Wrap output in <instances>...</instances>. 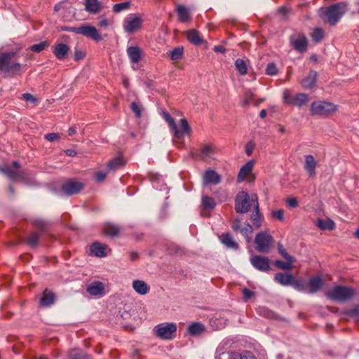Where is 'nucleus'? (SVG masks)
Masks as SVG:
<instances>
[{"label":"nucleus","mask_w":359,"mask_h":359,"mask_svg":"<svg viewBox=\"0 0 359 359\" xmlns=\"http://www.w3.org/2000/svg\"><path fill=\"white\" fill-rule=\"evenodd\" d=\"M12 165L14 169L6 165L4 167H1L0 171L13 181L25 179L26 173L25 171L19 169L20 165L18 163L17 161H13Z\"/></svg>","instance_id":"obj_9"},{"label":"nucleus","mask_w":359,"mask_h":359,"mask_svg":"<svg viewBox=\"0 0 359 359\" xmlns=\"http://www.w3.org/2000/svg\"><path fill=\"white\" fill-rule=\"evenodd\" d=\"M278 250L279 253L287 260L290 262H294V258L290 255L281 244L278 245Z\"/></svg>","instance_id":"obj_50"},{"label":"nucleus","mask_w":359,"mask_h":359,"mask_svg":"<svg viewBox=\"0 0 359 359\" xmlns=\"http://www.w3.org/2000/svg\"><path fill=\"white\" fill-rule=\"evenodd\" d=\"M327 297L334 301L345 302L355 295L354 289L346 286H335L326 292Z\"/></svg>","instance_id":"obj_4"},{"label":"nucleus","mask_w":359,"mask_h":359,"mask_svg":"<svg viewBox=\"0 0 359 359\" xmlns=\"http://www.w3.org/2000/svg\"><path fill=\"white\" fill-rule=\"evenodd\" d=\"M183 54V48L182 47H177L174 48L170 53V58L172 60H179L182 58Z\"/></svg>","instance_id":"obj_46"},{"label":"nucleus","mask_w":359,"mask_h":359,"mask_svg":"<svg viewBox=\"0 0 359 359\" xmlns=\"http://www.w3.org/2000/svg\"><path fill=\"white\" fill-rule=\"evenodd\" d=\"M324 280L320 276L311 277L307 281V293L315 294L322 288Z\"/></svg>","instance_id":"obj_15"},{"label":"nucleus","mask_w":359,"mask_h":359,"mask_svg":"<svg viewBox=\"0 0 359 359\" xmlns=\"http://www.w3.org/2000/svg\"><path fill=\"white\" fill-rule=\"evenodd\" d=\"M254 198L258 201L257 195L253 194L251 196L245 191H240L235 199V210L238 213H245L250 210L251 208H255L252 202Z\"/></svg>","instance_id":"obj_3"},{"label":"nucleus","mask_w":359,"mask_h":359,"mask_svg":"<svg viewBox=\"0 0 359 359\" xmlns=\"http://www.w3.org/2000/svg\"><path fill=\"white\" fill-rule=\"evenodd\" d=\"M52 50L57 60H64L67 58L70 48L66 43H58L52 46Z\"/></svg>","instance_id":"obj_14"},{"label":"nucleus","mask_w":359,"mask_h":359,"mask_svg":"<svg viewBox=\"0 0 359 359\" xmlns=\"http://www.w3.org/2000/svg\"><path fill=\"white\" fill-rule=\"evenodd\" d=\"M235 67L240 74L245 75L248 73L247 64L244 60L241 58L237 59L235 61Z\"/></svg>","instance_id":"obj_39"},{"label":"nucleus","mask_w":359,"mask_h":359,"mask_svg":"<svg viewBox=\"0 0 359 359\" xmlns=\"http://www.w3.org/2000/svg\"><path fill=\"white\" fill-rule=\"evenodd\" d=\"M266 73L270 76H274L278 73V68L275 63H269L266 68Z\"/></svg>","instance_id":"obj_51"},{"label":"nucleus","mask_w":359,"mask_h":359,"mask_svg":"<svg viewBox=\"0 0 359 359\" xmlns=\"http://www.w3.org/2000/svg\"><path fill=\"white\" fill-rule=\"evenodd\" d=\"M221 181V177L212 170H207L203 173V182L204 185L217 184Z\"/></svg>","instance_id":"obj_19"},{"label":"nucleus","mask_w":359,"mask_h":359,"mask_svg":"<svg viewBox=\"0 0 359 359\" xmlns=\"http://www.w3.org/2000/svg\"><path fill=\"white\" fill-rule=\"evenodd\" d=\"M130 6V1H126L120 4H116L113 6L112 11L114 13H118L122 11L127 10Z\"/></svg>","instance_id":"obj_45"},{"label":"nucleus","mask_w":359,"mask_h":359,"mask_svg":"<svg viewBox=\"0 0 359 359\" xmlns=\"http://www.w3.org/2000/svg\"><path fill=\"white\" fill-rule=\"evenodd\" d=\"M103 232L106 235L114 236L118 233L119 228L115 225L109 224L104 228Z\"/></svg>","instance_id":"obj_44"},{"label":"nucleus","mask_w":359,"mask_h":359,"mask_svg":"<svg viewBox=\"0 0 359 359\" xmlns=\"http://www.w3.org/2000/svg\"><path fill=\"white\" fill-rule=\"evenodd\" d=\"M85 9L92 14H97L102 10V4L99 0H84Z\"/></svg>","instance_id":"obj_23"},{"label":"nucleus","mask_w":359,"mask_h":359,"mask_svg":"<svg viewBox=\"0 0 359 359\" xmlns=\"http://www.w3.org/2000/svg\"><path fill=\"white\" fill-rule=\"evenodd\" d=\"M252 97H253L252 93L250 90H246L244 94V101H243L244 104H245V105L249 104L250 100L252 99Z\"/></svg>","instance_id":"obj_58"},{"label":"nucleus","mask_w":359,"mask_h":359,"mask_svg":"<svg viewBox=\"0 0 359 359\" xmlns=\"http://www.w3.org/2000/svg\"><path fill=\"white\" fill-rule=\"evenodd\" d=\"M292 46L297 50L304 52L306 50L307 40L304 36H301L292 41Z\"/></svg>","instance_id":"obj_33"},{"label":"nucleus","mask_w":359,"mask_h":359,"mask_svg":"<svg viewBox=\"0 0 359 359\" xmlns=\"http://www.w3.org/2000/svg\"><path fill=\"white\" fill-rule=\"evenodd\" d=\"M271 216L280 221L284 220V210L282 209L273 210L271 212Z\"/></svg>","instance_id":"obj_55"},{"label":"nucleus","mask_w":359,"mask_h":359,"mask_svg":"<svg viewBox=\"0 0 359 359\" xmlns=\"http://www.w3.org/2000/svg\"><path fill=\"white\" fill-rule=\"evenodd\" d=\"M176 11L177 13V18L180 22H187L191 20V15L188 11V9L182 6L177 5L176 7Z\"/></svg>","instance_id":"obj_29"},{"label":"nucleus","mask_w":359,"mask_h":359,"mask_svg":"<svg viewBox=\"0 0 359 359\" xmlns=\"http://www.w3.org/2000/svg\"><path fill=\"white\" fill-rule=\"evenodd\" d=\"M203 330V325L199 323H193L188 327V332L191 335L201 334Z\"/></svg>","instance_id":"obj_38"},{"label":"nucleus","mask_w":359,"mask_h":359,"mask_svg":"<svg viewBox=\"0 0 359 359\" xmlns=\"http://www.w3.org/2000/svg\"><path fill=\"white\" fill-rule=\"evenodd\" d=\"M239 231L245 237L247 243H250L252 241L251 234L252 233V226L248 223L245 226L241 228Z\"/></svg>","instance_id":"obj_41"},{"label":"nucleus","mask_w":359,"mask_h":359,"mask_svg":"<svg viewBox=\"0 0 359 359\" xmlns=\"http://www.w3.org/2000/svg\"><path fill=\"white\" fill-rule=\"evenodd\" d=\"M60 138V135L57 133H48L45 135V139L49 142H53Z\"/></svg>","instance_id":"obj_60"},{"label":"nucleus","mask_w":359,"mask_h":359,"mask_svg":"<svg viewBox=\"0 0 359 359\" xmlns=\"http://www.w3.org/2000/svg\"><path fill=\"white\" fill-rule=\"evenodd\" d=\"M215 147L212 144H204L202 145L198 153L199 157L205 160L208 158H211L215 152Z\"/></svg>","instance_id":"obj_26"},{"label":"nucleus","mask_w":359,"mask_h":359,"mask_svg":"<svg viewBox=\"0 0 359 359\" xmlns=\"http://www.w3.org/2000/svg\"><path fill=\"white\" fill-rule=\"evenodd\" d=\"M317 167V161L312 155L305 156V161L304 168L310 177H314L316 175V168Z\"/></svg>","instance_id":"obj_16"},{"label":"nucleus","mask_w":359,"mask_h":359,"mask_svg":"<svg viewBox=\"0 0 359 359\" xmlns=\"http://www.w3.org/2000/svg\"><path fill=\"white\" fill-rule=\"evenodd\" d=\"M132 285L135 292L140 295H144L149 291V286L144 280H135Z\"/></svg>","instance_id":"obj_28"},{"label":"nucleus","mask_w":359,"mask_h":359,"mask_svg":"<svg viewBox=\"0 0 359 359\" xmlns=\"http://www.w3.org/2000/svg\"><path fill=\"white\" fill-rule=\"evenodd\" d=\"M173 136L177 139H182L184 136H190L192 130L186 118H182L179 121V128L175 124V128H172Z\"/></svg>","instance_id":"obj_12"},{"label":"nucleus","mask_w":359,"mask_h":359,"mask_svg":"<svg viewBox=\"0 0 359 359\" xmlns=\"http://www.w3.org/2000/svg\"><path fill=\"white\" fill-rule=\"evenodd\" d=\"M310 110L312 115L328 116L335 113L337 107L330 102L316 101L311 104Z\"/></svg>","instance_id":"obj_5"},{"label":"nucleus","mask_w":359,"mask_h":359,"mask_svg":"<svg viewBox=\"0 0 359 359\" xmlns=\"http://www.w3.org/2000/svg\"><path fill=\"white\" fill-rule=\"evenodd\" d=\"M90 252L96 257H104L107 255V246L99 242L93 243L90 248Z\"/></svg>","instance_id":"obj_22"},{"label":"nucleus","mask_w":359,"mask_h":359,"mask_svg":"<svg viewBox=\"0 0 359 359\" xmlns=\"http://www.w3.org/2000/svg\"><path fill=\"white\" fill-rule=\"evenodd\" d=\"M243 294L244 300L248 301L249 299H250L252 297L255 295V292L247 288H244L243 290Z\"/></svg>","instance_id":"obj_59"},{"label":"nucleus","mask_w":359,"mask_h":359,"mask_svg":"<svg viewBox=\"0 0 359 359\" xmlns=\"http://www.w3.org/2000/svg\"><path fill=\"white\" fill-rule=\"evenodd\" d=\"M253 203L255 204L254 212L250 215V219L256 228H259L262 226V222L263 221V217L259 212V203L257 201L256 198H254L252 200Z\"/></svg>","instance_id":"obj_21"},{"label":"nucleus","mask_w":359,"mask_h":359,"mask_svg":"<svg viewBox=\"0 0 359 359\" xmlns=\"http://www.w3.org/2000/svg\"><path fill=\"white\" fill-rule=\"evenodd\" d=\"M55 294L54 293L46 289L43 291V295L40 299V306L43 307L50 306L54 303Z\"/></svg>","instance_id":"obj_27"},{"label":"nucleus","mask_w":359,"mask_h":359,"mask_svg":"<svg viewBox=\"0 0 359 359\" xmlns=\"http://www.w3.org/2000/svg\"><path fill=\"white\" fill-rule=\"evenodd\" d=\"M185 35L189 42L196 46H199L203 43V39L199 32L194 29L187 31Z\"/></svg>","instance_id":"obj_25"},{"label":"nucleus","mask_w":359,"mask_h":359,"mask_svg":"<svg viewBox=\"0 0 359 359\" xmlns=\"http://www.w3.org/2000/svg\"><path fill=\"white\" fill-rule=\"evenodd\" d=\"M292 285L299 291L307 292V281L303 278L295 279L294 278Z\"/></svg>","instance_id":"obj_35"},{"label":"nucleus","mask_w":359,"mask_h":359,"mask_svg":"<svg viewBox=\"0 0 359 359\" xmlns=\"http://www.w3.org/2000/svg\"><path fill=\"white\" fill-rule=\"evenodd\" d=\"M86 56V53L81 49H76L74 54V60L79 61L83 60Z\"/></svg>","instance_id":"obj_56"},{"label":"nucleus","mask_w":359,"mask_h":359,"mask_svg":"<svg viewBox=\"0 0 359 359\" xmlns=\"http://www.w3.org/2000/svg\"><path fill=\"white\" fill-rule=\"evenodd\" d=\"M278 13L283 17H286L290 13V10L287 8L283 6L278 9Z\"/></svg>","instance_id":"obj_64"},{"label":"nucleus","mask_w":359,"mask_h":359,"mask_svg":"<svg viewBox=\"0 0 359 359\" xmlns=\"http://www.w3.org/2000/svg\"><path fill=\"white\" fill-rule=\"evenodd\" d=\"M33 224L40 229L44 230L47 225V222L42 219H36L33 221Z\"/></svg>","instance_id":"obj_57"},{"label":"nucleus","mask_w":359,"mask_h":359,"mask_svg":"<svg viewBox=\"0 0 359 359\" xmlns=\"http://www.w3.org/2000/svg\"><path fill=\"white\" fill-rule=\"evenodd\" d=\"M346 11V4L344 2L333 4L329 7L321 8L319 15L330 25H334Z\"/></svg>","instance_id":"obj_1"},{"label":"nucleus","mask_w":359,"mask_h":359,"mask_svg":"<svg viewBox=\"0 0 359 359\" xmlns=\"http://www.w3.org/2000/svg\"><path fill=\"white\" fill-rule=\"evenodd\" d=\"M316 225L322 230H332L334 227V223L330 219L323 220L322 219H318L316 221Z\"/></svg>","instance_id":"obj_36"},{"label":"nucleus","mask_w":359,"mask_h":359,"mask_svg":"<svg viewBox=\"0 0 359 359\" xmlns=\"http://www.w3.org/2000/svg\"><path fill=\"white\" fill-rule=\"evenodd\" d=\"M202 205L204 208L212 210L215 206V203L213 198L208 196L202 197Z\"/></svg>","instance_id":"obj_42"},{"label":"nucleus","mask_w":359,"mask_h":359,"mask_svg":"<svg viewBox=\"0 0 359 359\" xmlns=\"http://www.w3.org/2000/svg\"><path fill=\"white\" fill-rule=\"evenodd\" d=\"M130 108L135 113L136 117L140 118L141 116L142 109L141 106L135 102L131 103Z\"/></svg>","instance_id":"obj_53"},{"label":"nucleus","mask_w":359,"mask_h":359,"mask_svg":"<svg viewBox=\"0 0 359 359\" xmlns=\"http://www.w3.org/2000/svg\"><path fill=\"white\" fill-rule=\"evenodd\" d=\"M110 24V22L104 18H100L98 22V25L103 28H107Z\"/></svg>","instance_id":"obj_63"},{"label":"nucleus","mask_w":359,"mask_h":359,"mask_svg":"<svg viewBox=\"0 0 359 359\" xmlns=\"http://www.w3.org/2000/svg\"><path fill=\"white\" fill-rule=\"evenodd\" d=\"M124 165V161L121 157H116L108 163L107 167L109 170H115Z\"/></svg>","instance_id":"obj_40"},{"label":"nucleus","mask_w":359,"mask_h":359,"mask_svg":"<svg viewBox=\"0 0 359 359\" xmlns=\"http://www.w3.org/2000/svg\"><path fill=\"white\" fill-rule=\"evenodd\" d=\"M13 52L0 54V71L6 74H16L21 72L22 65L15 60Z\"/></svg>","instance_id":"obj_2"},{"label":"nucleus","mask_w":359,"mask_h":359,"mask_svg":"<svg viewBox=\"0 0 359 359\" xmlns=\"http://www.w3.org/2000/svg\"><path fill=\"white\" fill-rule=\"evenodd\" d=\"M220 241L228 248L237 249L238 243L233 240L229 233H224L219 236Z\"/></svg>","instance_id":"obj_32"},{"label":"nucleus","mask_w":359,"mask_h":359,"mask_svg":"<svg viewBox=\"0 0 359 359\" xmlns=\"http://www.w3.org/2000/svg\"><path fill=\"white\" fill-rule=\"evenodd\" d=\"M162 116L165 119V121L168 123V126L171 130L172 128H175V121L168 112H167L166 111H163Z\"/></svg>","instance_id":"obj_48"},{"label":"nucleus","mask_w":359,"mask_h":359,"mask_svg":"<svg viewBox=\"0 0 359 359\" xmlns=\"http://www.w3.org/2000/svg\"><path fill=\"white\" fill-rule=\"evenodd\" d=\"M273 243V238L272 236L266 231L259 232L256 235V237L255 239L256 250L259 252H262V253L269 252Z\"/></svg>","instance_id":"obj_6"},{"label":"nucleus","mask_w":359,"mask_h":359,"mask_svg":"<svg viewBox=\"0 0 359 359\" xmlns=\"http://www.w3.org/2000/svg\"><path fill=\"white\" fill-rule=\"evenodd\" d=\"M83 188V182L70 180L62 184L61 189L65 194L72 196L79 193Z\"/></svg>","instance_id":"obj_11"},{"label":"nucleus","mask_w":359,"mask_h":359,"mask_svg":"<svg viewBox=\"0 0 359 359\" xmlns=\"http://www.w3.org/2000/svg\"><path fill=\"white\" fill-rule=\"evenodd\" d=\"M252 265L257 270L267 271L270 269V261L269 258L260 255H253L250 258Z\"/></svg>","instance_id":"obj_13"},{"label":"nucleus","mask_w":359,"mask_h":359,"mask_svg":"<svg viewBox=\"0 0 359 359\" xmlns=\"http://www.w3.org/2000/svg\"><path fill=\"white\" fill-rule=\"evenodd\" d=\"M254 161L251 160L248 161L241 167L237 177L238 182H242L245 180L246 177L251 172L254 166Z\"/></svg>","instance_id":"obj_24"},{"label":"nucleus","mask_w":359,"mask_h":359,"mask_svg":"<svg viewBox=\"0 0 359 359\" xmlns=\"http://www.w3.org/2000/svg\"><path fill=\"white\" fill-rule=\"evenodd\" d=\"M22 97L27 102L34 103L36 102V98L30 93L22 94Z\"/></svg>","instance_id":"obj_61"},{"label":"nucleus","mask_w":359,"mask_h":359,"mask_svg":"<svg viewBox=\"0 0 359 359\" xmlns=\"http://www.w3.org/2000/svg\"><path fill=\"white\" fill-rule=\"evenodd\" d=\"M177 325L174 323H161L154 328L156 335L161 339L170 340L175 337Z\"/></svg>","instance_id":"obj_7"},{"label":"nucleus","mask_w":359,"mask_h":359,"mask_svg":"<svg viewBox=\"0 0 359 359\" xmlns=\"http://www.w3.org/2000/svg\"><path fill=\"white\" fill-rule=\"evenodd\" d=\"M49 46V43L47 41H43L37 44L32 45L29 48L31 50L39 53L44 50L46 47Z\"/></svg>","instance_id":"obj_49"},{"label":"nucleus","mask_w":359,"mask_h":359,"mask_svg":"<svg viewBox=\"0 0 359 359\" xmlns=\"http://www.w3.org/2000/svg\"><path fill=\"white\" fill-rule=\"evenodd\" d=\"M294 262L287 261L286 262H284L281 260H276L275 262V265L276 267H278L280 269L283 270H290L292 267V263Z\"/></svg>","instance_id":"obj_47"},{"label":"nucleus","mask_w":359,"mask_h":359,"mask_svg":"<svg viewBox=\"0 0 359 359\" xmlns=\"http://www.w3.org/2000/svg\"><path fill=\"white\" fill-rule=\"evenodd\" d=\"M287 206L289 208H297L299 205L297 198L295 197H289L285 201Z\"/></svg>","instance_id":"obj_54"},{"label":"nucleus","mask_w":359,"mask_h":359,"mask_svg":"<svg viewBox=\"0 0 359 359\" xmlns=\"http://www.w3.org/2000/svg\"><path fill=\"white\" fill-rule=\"evenodd\" d=\"M81 34L83 35L86 37L92 39L96 41H100L102 40L100 34L98 33L97 30L95 27L90 25H83L81 26Z\"/></svg>","instance_id":"obj_18"},{"label":"nucleus","mask_w":359,"mask_h":359,"mask_svg":"<svg viewBox=\"0 0 359 359\" xmlns=\"http://www.w3.org/2000/svg\"><path fill=\"white\" fill-rule=\"evenodd\" d=\"M68 359H90V356L81 350L73 349L70 351Z\"/></svg>","instance_id":"obj_34"},{"label":"nucleus","mask_w":359,"mask_h":359,"mask_svg":"<svg viewBox=\"0 0 359 359\" xmlns=\"http://www.w3.org/2000/svg\"><path fill=\"white\" fill-rule=\"evenodd\" d=\"M39 241V235L36 233H32L27 238V242L32 247H36Z\"/></svg>","instance_id":"obj_52"},{"label":"nucleus","mask_w":359,"mask_h":359,"mask_svg":"<svg viewBox=\"0 0 359 359\" xmlns=\"http://www.w3.org/2000/svg\"><path fill=\"white\" fill-rule=\"evenodd\" d=\"M325 37L324 30L321 28H315L312 33V39L316 43L320 42Z\"/></svg>","instance_id":"obj_43"},{"label":"nucleus","mask_w":359,"mask_h":359,"mask_svg":"<svg viewBox=\"0 0 359 359\" xmlns=\"http://www.w3.org/2000/svg\"><path fill=\"white\" fill-rule=\"evenodd\" d=\"M104 285L101 282H94L89 285L86 289L87 292L91 295L102 294L104 292Z\"/></svg>","instance_id":"obj_31"},{"label":"nucleus","mask_w":359,"mask_h":359,"mask_svg":"<svg viewBox=\"0 0 359 359\" xmlns=\"http://www.w3.org/2000/svg\"><path fill=\"white\" fill-rule=\"evenodd\" d=\"M106 176V173L103 172H97L95 175V181L97 182H101L105 180Z\"/></svg>","instance_id":"obj_62"},{"label":"nucleus","mask_w":359,"mask_h":359,"mask_svg":"<svg viewBox=\"0 0 359 359\" xmlns=\"http://www.w3.org/2000/svg\"><path fill=\"white\" fill-rule=\"evenodd\" d=\"M318 77V73L316 71L311 70L308 76L301 80L300 83L304 89H311L314 87Z\"/></svg>","instance_id":"obj_20"},{"label":"nucleus","mask_w":359,"mask_h":359,"mask_svg":"<svg viewBox=\"0 0 359 359\" xmlns=\"http://www.w3.org/2000/svg\"><path fill=\"white\" fill-rule=\"evenodd\" d=\"M142 18L137 14L128 15L123 21V28L128 34H133L140 29L142 24Z\"/></svg>","instance_id":"obj_8"},{"label":"nucleus","mask_w":359,"mask_h":359,"mask_svg":"<svg viewBox=\"0 0 359 359\" xmlns=\"http://www.w3.org/2000/svg\"><path fill=\"white\" fill-rule=\"evenodd\" d=\"M275 280L283 285H292L294 277L290 273H278L275 276Z\"/></svg>","instance_id":"obj_30"},{"label":"nucleus","mask_w":359,"mask_h":359,"mask_svg":"<svg viewBox=\"0 0 359 359\" xmlns=\"http://www.w3.org/2000/svg\"><path fill=\"white\" fill-rule=\"evenodd\" d=\"M229 359H256V358L251 352L244 351L241 353H233Z\"/></svg>","instance_id":"obj_37"},{"label":"nucleus","mask_w":359,"mask_h":359,"mask_svg":"<svg viewBox=\"0 0 359 359\" xmlns=\"http://www.w3.org/2000/svg\"><path fill=\"white\" fill-rule=\"evenodd\" d=\"M126 53L130 62L133 64L140 62L144 56L142 50L138 46H129Z\"/></svg>","instance_id":"obj_17"},{"label":"nucleus","mask_w":359,"mask_h":359,"mask_svg":"<svg viewBox=\"0 0 359 359\" xmlns=\"http://www.w3.org/2000/svg\"><path fill=\"white\" fill-rule=\"evenodd\" d=\"M309 101V96L305 93H297L294 95L284 94L283 102L287 104L301 107L306 105Z\"/></svg>","instance_id":"obj_10"}]
</instances>
